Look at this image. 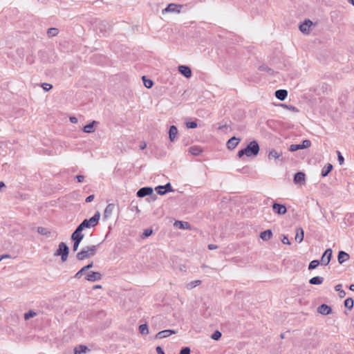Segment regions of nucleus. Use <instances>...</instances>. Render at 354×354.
<instances>
[{
	"instance_id": "1",
	"label": "nucleus",
	"mask_w": 354,
	"mask_h": 354,
	"mask_svg": "<svg viewBox=\"0 0 354 354\" xmlns=\"http://www.w3.org/2000/svg\"><path fill=\"white\" fill-rule=\"evenodd\" d=\"M259 152V146L256 140L250 142L245 149L240 150L238 152L239 158H242L244 155L250 157L255 156Z\"/></svg>"
},
{
	"instance_id": "2",
	"label": "nucleus",
	"mask_w": 354,
	"mask_h": 354,
	"mask_svg": "<svg viewBox=\"0 0 354 354\" xmlns=\"http://www.w3.org/2000/svg\"><path fill=\"white\" fill-rule=\"evenodd\" d=\"M97 250V245L86 246L77 254L76 257L78 260L82 261L95 256Z\"/></svg>"
},
{
	"instance_id": "3",
	"label": "nucleus",
	"mask_w": 354,
	"mask_h": 354,
	"mask_svg": "<svg viewBox=\"0 0 354 354\" xmlns=\"http://www.w3.org/2000/svg\"><path fill=\"white\" fill-rule=\"evenodd\" d=\"M100 213L96 212V213L89 219H84L78 226L83 230L86 228H91L95 227L100 221Z\"/></svg>"
},
{
	"instance_id": "4",
	"label": "nucleus",
	"mask_w": 354,
	"mask_h": 354,
	"mask_svg": "<svg viewBox=\"0 0 354 354\" xmlns=\"http://www.w3.org/2000/svg\"><path fill=\"white\" fill-rule=\"evenodd\" d=\"M69 252V248L67 246V245L62 242L59 244V248L56 250V252L54 254V256L58 257L61 256L62 261L63 262H65L67 260Z\"/></svg>"
},
{
	"instance_id": "5",
	"label": "nucleus",
	"mask_w": 354,
	"mask_h": 354,
	"mask_svg": "<svg viewBox=\"0 0 354 354\" xmlns=\"http://www.w3.org/2000/svg\"><path fill=\"white\" fill-rule=\"evenodd\" d=\"M311 142L309 140H303L301 145H291L289 147V151L291 152L296 151L299 149H303L310 147Z\"/></svg>"
},
{
	"instance_id": "6",
	"label": "nucleus",
	"mask_w": 354,
	"mask_h": 354,
	"mask_svg": "<svg viewBox=\"0 0 354 354\" xmlns=\"http://www.w3.org/2000/svg\"><path fill=\"white\" fill-rule=\"evenodd\" d=\"M102 274L99 272L90 271L86 274L85 279L88 281L95 282L101 280Z\"/></svg>"
},
{
	"instance_id": "7",
	"label": "nucleus",
	"mask_w": 354,
	"mask_h": 354,
	"mask_svg": "<svg viewBox=\"0 0 354 354\" xmlns=\"http://www.w3.org/2000/svg\"><path fill=\"white\" fill-rule=\"evenodd\" d=\"M182 7L183 6L180 4L169 3L166 8L162 10V14L164 15L167 12L179 13Z\"/></svg>"
},
{
	"instance_id": "8",
	"label": "nucleus",
	"mask_w": 354,
	"mask_h": 354,
	"mask_svg": "<svg viewBox=\"0 0 354 354\" xmlns=\"http://www.w3.org/2000/svg\"><path fill=\"white\" fill-rule=\"evenodd\" d=\"M272 209L274 213L279 214V215H283L287 212V209L284 205L277 203H273Z\"/></svg>"
},
{
	"instance_id": "9",
	"label": "nucleus",
	"mask_w": 354,
	"mask_h": 354,
	"mask_svg": "<svg viewBox=\"0 0 354 354\" xmlns=\"http://www.w3.org/2000/svg\"><path fill=\"white\" fill-rule=\"evenodd\" d=\"M332 257V250L328 248L326 249L324 253L323 254L322 259H321V264L324 266H327L331 259Z\"/></svg>"
},
{
	"instance_id": "10",
	"label": "nucleus",
	"mask_w": 354,
	"mask_h": 354,
	"mask_svg": "<svg viewBox=\"0 0 354 354\" xmlns=\"http://www.w3.org/2000/svg\"><path fill=\"white\" fill-rule=\"evenodd\" d=\"M153 193V189L150 187H144L140 188L137 192V196L139 198H143L147 196H150Z\"/></svg>"
},
{
	"instance_id": "11",
	"label": "nucleus",
	"mask_w": 354,
	"mask_h": 354,
	"mask_svg": "<svg viewBox=\"0 0 354 354\" xmlns=\"http://www.w3.org/2000/svg\"><path fill=\"white\" fill-rule=\"evenodd\" d=\"M313 25V22L310 19H306L304 23L299 25V30L304 34L309 33L310 27Z\"/></svg>"
},
{
	"instance_id": "12",
	"label": "nucleus",
	"mask_w": 354,
	"mask_h": 354,
	"mask_svg": "<svg viewBox=\"0 0 354 354\" xmlns=\"http://www.w3.org/2000/svg\"><path fill=\"white\" fill-rule=\"evenodd\" d=\"M82 231L83 230L77 226L76 230L73 232L71 235V239L82 241L84 237V234L82 232Z\"/></svg>"
},
{
	"instance_id": "13",
	"label": "nucleus",
	"mask_w": 354,
	"mask_h": 354,
	"mask_svg": "<svg viewBox=\"0 0 354 354\" xmlns=\"http://www.w3.org/2000/svg\"><path fill=\"white\" fill-rule=\"evenodd\" d=\"M241 141L240 138L233 136L227 142V147L229 149H234Z\"/></svg>"
},
{
	"instance_id": "14",
	"label": "nucleus",
	"mask_w": 354,
	"mask_h": 354,
	"mask_svg": "<svg viewBox=\"0 0 354 354\" xmlns=\"http://www.w3.org/2000/svg\"><path fill=\"white\" fill-rule=\"evenodd\" d=\"M178 71L185 77H190L192 75V71L189 66L181 65L178 66Z\"/></svg>"
},
{
	"instance_id": "15",
	"label": "nucleus",
	"mask_w": 354,
	"mask_h": 354,
	"mask_svg": "<svg viewBox=\"0 0 354 354\" xmlns=\"http://www.w3.org/2000/svg\"><path fill=\"white\" fill-rule=\"evenodd\" d=\"M305 174L304 172L299 171L295 174L294 176V183L295 184H302L305 183Z\"/></svg>"
},
{
	"instance_id": "16",
	"label": "nucleus",
	"mask_w": 354,
	"mask_h": 354,
	"mask_svg": "<svg viewBox=\"0 0 354 354\" xmlns=\"http://www.w3.org/2000/svg\"><path fill=\"white\" fill-rule=\"evenodd\" d=\"M172 334H176V331L174 330H171V329L164 330H162V331H160L159 333H158L156 335V337L158 339H162V338L167 337Z\"/></svg>"
},
{
	"instance_id": "17",
	"label": "nucleus",
	"mask_w": 354,
	"mask_h": 354,
	"mask_svg": "<svg viewBox=\"0 0 354 354\" xmlns=\"http://www.w3.org/2000/svg\"><path fill=\"white\" fill-rule=\"evenodd\" d=\"M178 134V129L176 126L171 125L169 131V138L171 142H174L176 139Z\"/></svg>"
},
{
	"instance_id": "18",
	"label": "nucleus",
	"mask_w": 354,
	"mask_h": 354,
	"mask_svg": "<svg viewBox=\"0 0 354 354\" xmlns=\"http://www.w3.org/2000/svg\"><path fill=\"white\" fill-rule=\"evenodd\" d=\"M317 311L322 315H326L331 313V308L326 304H322L318 307Z\"/></svg>"
},
{
	"instance_id": "19",
	"label": "nucleus",
	"mask_w": 354,
	"mask_h": 354,
	"mask_svg": "<svg viewBox=\"0 0 354 354\" xmlns=\"http://www.w3.org/2000/svg\"><path fill=\"white\" fill-rule=\"evenodd\" d=\"M288 95V91L284 89H279L275 91V97L280 100H284Z\"/></svg>"
},
{
	"instance_id": "20",
	"label": "nucleus",
	"mask_w": 354,
	"mask_h": 354,
	"mask_svg": "<svg viewBox=\"0 0 354 354\" xmlns=\"http://www.w3.org/2000/svg\"><path fill=\"white\" fill-rule=\"evenodd\" d=\"M304 232L301 227H297L296 229L295 241L298 243H301L304 240Z\"/></svg>"
},
{
	"instance_id": "21",
	"label": "nucleus",
	"mask_w": 354,
	"mask_h": 354,
	"mask_svg": "<svg viewBox=\"0 0 354 354\" xmlns=\"http://www.w3.org/2000/svg\"><path fill=\"white\" fill-rule=\"evenodd\" d=\"M349 259V254L344 251L339 252L338 254V262L339 264H342L344 262Z\"/></svg>"
},
{
	"instance_id": "22",
	"label": "nucleus",
	"mask_w": 354,
	"mask_h": 354,
	"mask_svg": "<svg viewBox=\"0 0 354 354\" xmlns=\"http://www.w3.org/2000/svg\"><path fill=\"white\" fill-rule=\"evenodd\" d=\"M272 236V232L270 230H267L260 233V238L263 241L269 240Z\"/></svg>"
},
{
	"instance_id": "23",
	"label": "nucleus",
	"mask_w": 354,
	"mask_h": 354,
	"mask_svg": "<svg viewBox=\"0 0 354 354\" xmlns=\"http://www.w3.org/2000/svg\"><path fill=\"white\" fill-rule=\"evenodd\" d=\"M333 165L330 163L326 165L322 170V176L326 177L333 169Z\"/></svg>"
},
{
	"instance_id": "24",
	"label": "nucleus",
	"mask_w": 354,
	"mask_h": 354,
	"mask_svg": "<svg viewBox=\"0 0 354 354\" xmlns=\"http://www.w3.org/2000/svg\"><path fill=\"white\" fill-rule=\"evenodd\" d=\"M281 155H282V153L281 151L279 152L275 149H272L269 152L268 158L269 159H272V158L278 159L281 156Z\"/></svg>"
},
{
	"instance_id": "25",
	"label": "nucleus",
	"mask_w": 354,
	"mask_h": 354,
	"mask_svg": "<svg viewBox=\"0 0 354 354\" xmlns=\"http://www.w3.org/2000/svg\"><path fill=\"white\" fill-rule=\"evenodd\" d=\"M97 123L96 121H93L92 122H90L89 124L85 125L84 127L83 131L85 133H92L94 131V124Z\"/></svg>"
},
{
	"instance_id": "26",
	"label": "nucleus",
	"mask_w": 354,
	"mask_h": 354,
	"mask_svg": "<svg viewBox=\"0 0 354 354\" xmlns=\"http://www.w3.org/2000/svg\"><path fill=\"white\" fill-rule=\"evenodd\" d=\"M324 278L319 276L314 277L309 280V283L313 285H319L322 284Z\"/></svg>"
},
{
	"instance_id": "27",
	"label": "nucleus",
	"mask_w": 354,
	"mask_h": 354,
	"mask_svg": "<svg viewBox=\"0 0 354 354\" xmlns=\"http://www.w3.org/2000/svg\"><path fill=\"white\" fill-rule=\"evenodd\" d=\"M174 226L179 227L180 229H189L190 225L187 222L176 221L174 223Z\"/></svg>"
},
{
	"instance_id": "28",
	"label": "nucleus",
	"mask_w": 354,
	"mask_h": 354,
	"mask_svg": "<svg viewBox=\"0 0 354 354\" xmlns=\"http://www.w3.org/2000/svg\"><path fill=\"white\" fill-rule=\"evenodd\" d=\"M189 151L191 154L194 156H198L201 153L202 149L199 147L192 146L189 147Z\"/></svg>"
},
{
	"instance_id": "29",
	"label": "nucleus",
	"mask_w": 354,
	"mask_h": 354,
	"mask_svg": "<svg viewBox=\"0 0 354 354\" xmlns=\"http://www.w3.org/2000/svg\"><path fill=\"white\" fill-rule=\"evenodd\" d=\"M88 351V348L84 345H80L77 347H75L74 349L75 354H82L85 353Z\"/></svg>"
},
{
	"instance_id": "30",
	"label": "nucleus",
	"mask_w": 354,
	"mask_h": 354,
	"mask_svg": "<svg viewBox=\"0 0 354 354\" xmlns=\"http://www.w3.org/2000/svg\"><path fill=\"white\" fill-rule=\"evenodd\" d=\"M113 209H114V205L113 204H109L106 207V208H105L104 216L105 217L110 216L112 214V213H113Z\"/></svg>"
},
{
	"instance_id": "31",
	"label": "nucleus",
	"mask_w": 354,
	"mask_h": 354,
	"mask_svg": "<svg viewBox=\"0 0 354 354\" xmlns=\"http://www.w3.org/2000/svg\"><path fill=\"white\" fill-rule=\"evenodd\" d=\"M59 30L56 28H50L47 30V35L49 37H55L58 35Z\"/></svg>"
},
{
	"instance_id": "32",
	"label": "nucleus",
	"mask_w": 354,
	"mask_h": 354,
	"mask_svg": "<svg viewBox=\"0 0 354 354\" xmlns=\"http://www.w3.org/2000/svg\"><path fill=\"white\" fill-rule=\"evenodd\" d=\"M201 283V281L200 280L192 281L189 283H187L186 288L188 290H191V289L196 287L197 286L200 285Z\"/></svg>"
},
{
	"instance_id": "33",
	"label": "nucleus",
	"mask_w": 354,
	"mask_h": 354,
	"mask_svg": "<svg viewBox=\"0 0 354 354\" xmlns=\"http://www.w3.org/2000/svg\"><path fill=\"white\" fill-rule=\"evenodd\" d=\"M320 263L321 262L318 260H313L310 261L308 265V270L315 269Z\"/></svg>"
},
{
	"instance_id": "34",
	"label": "nucleus",
	"mask_w": 354,
	"mask_h": 354,
	"mask_svg": "<svg viewBox=\"0 0 354 354\" xmlns=\"http://www.w3.org/2000/svg\"><path fill=\"white\" fill-rule=\"evenodd\" d=\"M342 284H337L335 286V289L336 291L339 292V295L340 297H344L346 295V292L344 290H342Z\"/></svg>"
},
{
	"instance_id": "35",
	"label": "nucleus",
	"mask_w": 354,
	"mask_h": 354,
	"mask_svg": "<svg viewBox=\"0 0 354 354\" xmlns=\"http://www.w3.org/2000/svg\"><path fill=\"white\" fill-rule=\"evenodd\" d=\"M344 306L348 309H351L353 307V299L352 298H347L344 301Z\"/></svg>"
},
{
	"instance_id": "36",
	"label": "nucleus",
	"mask_w": 354,
	"mask_h": 354,
	"mask_svg": "<svg viewBox=\"0 0 354 354\" xmlns=\"http://www.w3.org/2000/svg\"><path fill=\"white\" fill-rule=\"evenodd\" d=\"M139 330L141 334L147 335L149 333L148 326L147 324H141L139 326Z\"/></svg>"
},
{
	"instance_id": "37",
	"label": "nucleus",
	"mask_w": 354,
	"mask_h": 354,
	"mask_svg": "<svg viewBox=\"0 0 354 354\" xmlns=\"http://www.w3.org/2000/svg\"><path fill=\"white\" fill-rule=\"evenodd\" d=\"M142 80H143V82H144V85H145V86L146 88H150L152 87L153 84L152 80H146L145 76L142 77Z\"/></svg>"
},
{
	"instance_id": "38",
	"label": "nucleus",
	"mask_w": 354,
	"mask_h": 354,
	"mask_svg": "<svg viewBox=\"0 0 354 354\" xmlns=\"http://www.w3.org/2000/svg\"><path fill=\"white\" fill-rule=\"evenodd\" d=\"M37 314H36L35 312H34L33 310H30L29 311H28L27 313H26L24 314V319L26 320H28L30 318L34 317Z\"/></svg>"
},
{
	"instance_id": "39",
	"label": "nucleus",
	"mask_w": 354,
	"mask_h": 354,
	"mask_svg": "<svg viewBox=\"0 0 354 354\" xmlns=\"http://www.w3.org/2000/svg\"><path fill=\"white\" fill-rule=\"evenodd\" d=\"M37 232H38V233H39L40 234H42V235L48 236L50 234V232L46 228L43 227H39L37 228Z\"/></svg>"
},
{
	"instance_id": "40",
	"label": "nucleus",
	"mask_w": 354,
	"mask_h": 354,
	"mask_svg": "<svg viewBox=\"0 0 354 354\" xmlns=\"http://www.w3.org/2000/svg\"><path fill=\"white\" fill-rule=\"evenodd\" d=\"M221 335H222V334L220 331L216 330L211 335V338L214 340H218L221 338Z\"/></svg>"
},
{
	"instance_id": "41",
	"label": "nucleus",
	"mask_w": 354,
	"mask_h": 354,
	"mask_svg": "<svg viewBox=\"0 0 354 354\" xmlns=\"http://www.w3.org/2000/svg\"><path fill=\"white\" fill-rule=\"evenodd\" d=\"M259 69L261 71H266L270 74L273 73V71L266 65H262L259 67Z\"/></svg>"
},
{
	"instance_id": "42",
	"label": "nucleus",
	"mask_w": 354,
	"mask_h": 354,
	"mask_svg": "<svg viewBox=\"0 0 354 354\" xmlns=\"http://www.w3.org/2000/svg\"><path fill=\"white\" fill-rule=\"evenodd\" d=\"M86 272V270L84 269V267H82L74 276L75 279H80L83 274H84Z\"/></svg>"
},
{
	"instance_id": "43",
	"label": "nucleus",
	"mask_w": 354,
	"mask_h": 354,
	"mask_svg": "<svg viewBox=\"0 0 354 354\" xmlns=\"http://www.w3.org/2000/svg\"><path fill=\"white\" fill-rule=\"evenodd\" d=\"M164 188H165V187H163L162 185H159V186L156 187L155 189L158 194L164 195L166 194V191L165 190Z\"/></svg>"
},
{
	"instance_id": "44",
	"label": "nucleus",
	"mask_w": 354,
	"mask_h": 354,
	"mask_svg": "<svg viewBox=\"0 0 354 354\" xmlns=\"http://www.w3.org/2000/svg\"><path fill=\"white\" fill-rule=\"evenodd\" d=\"M41 87L45 91H48L53 88V86L48 83H43Z\"/></svg>"
},
{
	"instance_id": "45",
	"label": "nucleus",
	"mask_w": 354,
	"mask_h": 354,
	"mask_svg": "<svg viewBox=\"0 0 354 354\" xmlns=\"http://www.w3.org/2000/svg\"><path fill=\"white\" fill-rule=\"evenodd\" d=\"M73 250L74 252H76L80 246L81 241H77V240H73Z\"/></svg>"
},
{
	"instance_id": "46",
	"label": "nucleus",
	"mask_w": 354,
	"mask_h": 354,
	"mask_svg": "<svg viewBox=\"0 0 354 354\" xmlns=\"http://www.w3.org/2000/svg\"><path fill=\"white\" fill-rule=\"evenodd\" d=\"M186 127L189 129H194L197 127L196 122H188L186 123Z\"/></svg>"
},
{
	"instance_id": "47",
	"label": "nucleus",
	"mask_w": 354,
	"mask_h": 354,
	"mask_svg": "<svg viewBox=\"0 0 354 354\" xmlns=\"http://www.w3.org/2000/svg\"><path fill=\"white\" fill-rule=\"evenodd\" d=\"M152 234V230L151 229H146L143 232L142 237H148Z\"/></svg>"
},
{
	"instance_id": "48",
	"label": "nucleus",
	"mask_w": 354,
	"mask_h": 354,
	"mask_svg": "<svg viewBox=\"0 0 354 354\" xmlns=\"http://www.w3.org/2000/svg\"><path fill=\"white\" fill-rule=\"evenodd\" d=\"M190 351H191L189 347H184L180 350V354H190Z\"/></svg>"
},
{
	"instance_id": "49",
	"label": "nucleus",
	"mask_w": 354,
	"mask_h": 354,
	"mask_svg": "<svg viewBox=\"0 0 354 354\" xmlns=\"http://www.w3.org/2000/svg\"><path fill=\"white\" fill-rule=\"evenodd\" d=\"M337 159L339 162V165H342L344 163V159L339 151H337Z\"/></svg>"
},
{
	"instance_id": "50",
	"label": "nucleus",
	"mask_w": 354,
	"mask_h": 354,
	"mask_svg": "<svg viewBox=\"0 0 354 354\" xmlns=\"http://www.w3.org/2000/svg\"><path fill=\"white\" fill-rule=\"evenodd\" d=\"M163 187H165L164 189L166 191V193L172 191V187L169 183H167L165 185H163Z\"/></svg>"
},
{
	"instance_id": "51",
	"label": "nucleus",
	"mask_w": 354,
	"mask_h": 354,
	"mask_svg": "<svg viewBox=\"0 0 354 354\" xmlns=\"http://www.w3.org/2000/svg\"><path fill=\"white\" fill-rule=\"evenodd\" d=\"M281 241H282V243L283 244H287V245H290V242L288 240V237L286 236H285V235L283 236Z\"/></svg>"
},
{
	"instance_id": "52",
	"label": "nucleus",
	"mask_w": 354,
	"mask_h": 354,
	"mask_svg": "<svg viewBox=\"0 0 354 354\" xmlns=\"http://www.w3.org/2000/svg\"><path fill=\"white\" fill-rule=\"evenodd\" d=\"M75 178H77V181L80 183L83 182L84 180V176H83L82 175H77L75 176Z\"/></svg>"
},
{
	"instance_id": "53",
	"label": "nucleus",
	"mask_w": 354,
	"mask_h": 354,
	"mask_svg": "<svg viewBox=\"0 0 354 354\" xmlns=\"http://www.w3.org/2000/svg\"><path fill=\"white\" fill-rule=\"evenodd\" d=\"M93 199H94V195H90V196L86 197V203H90V202L93 201Z\"/></svg>"
},
{
	"instance_id": "54",
	"label": "nucleus",
	"mask_w": 354,
	"mask_h": 354,
	"mask_svg": "<svg viewBox=\"0 0 354 354\" xmlns=\"http://www.w3.org/2000/svg\"><path fill=\"white\" fill-rule=\"evenodd\" d=\"M93 266V262H91L90 263H88V265L86 266H84V269L88 271L90 268H91Z\"/></svg>"
},
{
	"instance_id": "55",
	"label": "nucleus",
	"mask_w": 354,
	"mask_h": 354,
	"mask_svg": "<svg viewBox=\"0 0 354 354\" xmlns=\"http://www.w3.org/2000/svg\"><path fill=\"white\" fill-rule=\"evenodd\" d=\"M156 352L158 354H165L163 349L160 346L156 347Z\"/></svg>"
},
{
	"instance_id": "56",
	"label": "nucleus",
	"mask_w": 354,
	"mask_h": 354,
	"mask_svg": "<svg viewBox=\"0 0 354 354\" xmlns=\"http://www.w3.org/2000/svg\"><path fill=\"white\" fill-rule=\"evenodd\" d=\"M147 147V144L145 142H141L140 145V149L141 150L145 149Z\"/></svg>"
},
{
	"instance_id": "57",
	"label": "nucleus",
	"mask_w": 354,
	"mask_h": 354,
	"mask_svg": "<svg viewBox=\"0 0 354 354\" xmlns=\"http://www.w3.org/2000/svg\"><path fill=\"white\" fill-rule=\"evenodd\" d=\"M217 248H218V246L216 245H214V244H209V245H208V248H209V250H215Z\"/></svg>"
},
{
	"instance_id": "58",
	"label": "nucleus",
	"mask_w": 354,
	"mask_h": 354,
	"mask_svg": "<svg viewBox=\"0 0 354 354\" xmlns=\"http://www.w3.org/2000/svg\"><path fill=\"white\" fill-rule=\"evenodd\" d=\"M70 121L72 123H77V118L74 117V116L70 117Z\"/></svg>"
},
{
	"instance_id": "59",
	"label": "nucleus",
	"mask_w": 354,
	"mask_h": 354,
	"mask_svg": "<svg viewBox=\"0 0 354 354\" xmlns=\"http://www.w3.org/2000/svg\"><path fill=\"white\" fill-rule=\"evenodd\" d=\"M286 107L292 111H296V112L298 111L297 109L293 106H286Z\"/></svg>"
},
{
	"instance_id": "60",
	"label": "nucleus",
	"mask_w": 354,
	"mask_h": 354,
	"mask_svg": "<svg viewBox=\"0 0 354 354\" xmlns=\"http://www.w3.org/2000/svg\"><path fill=\"white\" fill-rule=\"evenodd\" d=\"M10 256L9 254H3L1 257L0 259L1 261L3 259H7V258H10Z\"/></svg>"
},
{
	"instance_id": "61",
	"label": "nucleus",
	"mask_w": 354,
	"mask_h": 354,
	"mask_svg": "<svg viewBox=\"0 0 354 354\" xmlns=\"http://www.w3.org/2000/svg\"><path fill=\"white\" fill-rule=\"evenodd\" d=\"M350 290L354 291V284H351L349 287Z\"/></svg>"
},
{
	"instance_id": "62",
	"label": "nucleus",
	"mask_w": 354,
	"mask_h": 354,
	"mask_svg": "<svg viewBox=\"0 0 354 354\" xmlns=\"http://www.w3.org/2000/svg\"><path fill=\"white\" fill-rule=\"evenodd\" d=\"M348 2L354 6V0H348Z\"/></svg>"
},
{
	"instance_id": "63",
	"label": "nucleus",
	"mask_w": 354,
	"mask_h": 354,
	"mask_svg": "<svg viewBox=\"0 0 354 354\" xmlns=\"http://www.w3.org/2000/svg\"><path fill=\"white\" fill-rule=\"evenodd\" d=\"M280 337H281V339H284L285 338V334L284 333H281Z\"/></svg>"
},
{
	"instance_id": "64",
	"label": "nucleus",
	"mask_w": 354,
	"mask_h": 354,
	"mask_svg": "<svg viewBox=\"0 0 354 354\" xmlns=\"http://www.w3.org/2000/svg\"><path fill=\"white\" fill-rule=\"evenodd\" d=\"M101 288V286L97 285L95 286V288Z\"/></svg>"
}]
</instances>
